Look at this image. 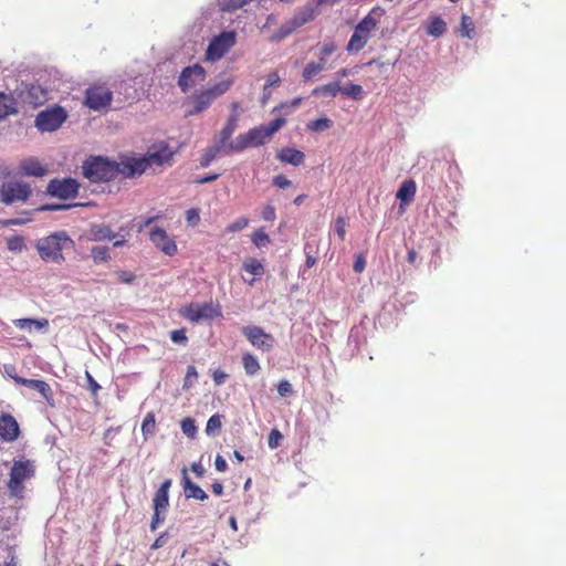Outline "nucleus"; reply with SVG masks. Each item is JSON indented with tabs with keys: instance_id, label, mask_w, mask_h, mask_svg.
Here are the masks:
<instances>
[{
	"instance_id": "obj_55",
	"label": "nucleus",
	"mask_w": 566,
	"mask_h": 566,
	"mask_svg": "<svg viewBox=\"0 0 566 566\" xmlns=\"http://www.w3.org/2000/svg\"><path fill=\"white\" fill-rule=\"evenodd\" d=\"M165 511H154L151 522H150V531L155 532L159 524H161L165 521V515H161Z\"/></svg>"
},
{
	"instance_id": "obj_29",
	"label": "nucleus",
	"mask_w": 566,
	"mask_h": 566,
	"mask_svg": "<svg viewBox=\"0 0 566 566\" xmlns=\"http://www.w3.org/2000/svg\"><path fill=\"white\" fill-rule=\"evenodd\" d=\"M342 86L338 81L331 82L321 86H317L313 90L312 94L314 96H331L335 97L338 93H340Z\"/></svg>"
},
{
	"instance_id": "obj_23",
	"label": "nucleus",
	"mask_w": 566,
	"mask_h": 566,
	"mask_svg": "<svg viewBox=\"0 0 566 566\" xmlns=\"http://www.w3.org/2000/svg\"><path fill=\"white\" fill-rule=\"evenodd\" d=\"M228 154H230V151H228L227 149H223V147L213 143L212 145H210L209 147L203 149V153L200 158V166L202 168H207L219 155H228Z\"/></svg>"
},
{
	"instance_id": "obj_43",
	"label": "nucleus",
	"mask_w": 566,
	"mask_h": 566,
	"mask_svg": "<svg viewBox=\"0 0 566 566\" xmlns=\"http://www.w3.org/2000/svg\"><path fill=\"white\" fill-rule=\"evenodd\" d=\"M221 426H222L221 416L216 413L208 419L207 426H206V433L208 436H212L216 432L220 431Z\"/></svg>"
},
{
	"instance_id": "obj_57",
	"label": "nucleus",
	"mask_w": 566,
	"mask_h": 566,
	"mask_svg": "<svg viewBox=\"0 0 566 566\" xmlns=\"http://www.w3.org/2000/svg\"><path fill=\"white\" fill-rule=\"evenodd\" d=\"M186 220H187L188 224L197 226L200 221V216H199L198 209L192 208V209L187 210Z\"/></svg>"
},
{
	"instance_id": "obj_7",
	"label": "nucleus",
	"mask_w": 566,
	"mask_h": 566,
	"mask_svg": "<svg viewBox=\"0 0 566 566\" xmlns=\"http://www.w3.org/2000/svg\"><path fill=\"white\" fill-rule=\"evenodd\" d=\"M32 187L29 182L11 178L0 186V202L6 206L25 203L32 196Z\"/></svg>"
},
{
	"instance_id": "obj_60",
	"label": "nucleus",
	"mask_w": 566,
	"mask_h": 566,
	"mask_svg": "<svg viewBox=\"0 0 566 566\" xmlns=\"http://www.w3.org/2000/svg\"><path fill=\"white\" fill-rule=\"evenodd\" d=\"M117 275H118V281L120 283L130 284L135 281V274H133L132 272L120 271L117 273Z\"/></svg>"
},
{
	"instance_id": "obj_61",
	"label": "nucleus",
	"mask_w": 566,
	"mask_h": 566,
	"mask_svg": "<svg viewBox=\"0 0 566 566\" xmlns=\"http://www.w3.org/2000/svg\"><path fill=\"white\" fill-rule=\"evenodd\" d=\"M366 260L363 254H359L353 265V269L356 273H361L365 270Z\"/></svg>"
},
{
	"instance_id": "obj_10",
	"label": "nucleus",
	"mask_w": 566,
	"mask_h": 566,
	"mask_svg": "<svg viewBox=\"0 0 566 566\" xmlns=\"http://www.w3.org/2000/svg\"><path fill=\"white\" fill-rule=\"evenodd\" d=\"M80 184L73 178H54L46 186V195L62 200L74 199L78 195Z\"/></svg>"
},
{
	"instance_id": "obj_32",
	"label": "nucleus",
	"mask_w": 566,
	"mask_h": 566,
	"mask_svg": "<svg viewBox=\"0 0 566 566\" xmlns=\"http://www.w3.org/2000/svg\"><path fill=\"white\" fill-rule=\"evenodd\" d=\"M296 29H298V28L295 25L293 20L290 19L289 21L284 22L277 29V31L271 36V41L279 42V41L285 39L286 36H289L290 34H292Z\"/></svg>"
},
{
	"instance_id": "obj_4",
	"label": "nucleus",
	"mask_w": 566,
	"mask_h": 566,
	"mask_svg": "<svg viewBox=\"0 0 566 566\" xmlns=\"http://www.w3.org/2000/svg\"><path fill=\"white\" fill-rule=\"evenodd\" d=\"M231 78L222 80L214 85L196 91L190 97L189 103L191 107L186 112V116H195L207 111L212 103L227 93L232 86Z\"/></svg>"
},
{
	"instance_id": "obj_38",
	"label": "nucleus",
	"mask_w": 566,
	"mask_h": 566,
	"mask_svg": "<svg viewBox=\"0 0 566 566\" xmlns=\"http://www.w3.org/2000/svg\"><path fill=\"white\" fill-rule=\"evenodd\" d=\"M340 93L356 101L361 99L365 94L361 85L354 83L343 86Z\"/></svg>"
},
{
	"instance_id": "obj_41",
	"label": "nucleus",
	"mask_w": 566,
	"mask_h": 566,
	"mask_svg": "<svg viewBox=\"0 0 566 566\" xmlns=\"http://www.w3.org/2000/svg\"><path fill=\"white\" fill-rule=\"evenodd\" d=\"M156 429V420L155 416L149 412L146 415V417L143 420L142 424V432L145 439H147L148 436H151Z\"/></svg>"
},
{
	"instance_id": "obj_48",
	"label": "nucleus",
	"mask_w": 566,
	"mask_h": 566,
	"mask_svg": "<svg viewBox=\"0 0 566 566\" xmlns=\"http://www.w3.org/2000/svg\"><path fill=\"white\" fill-rule=\"evenodd\" d=\"M283 440V434L277 429H272L269 438H268V444L271 449H276L280 447L281 442Z\"/></svg>"
},
{
	"instance_id": "obj_56",
	"label": "nucleus",
	"mask_w": 566,
	"mask_h": 566,
	"mask_svg": "<svg viewBox=\"0 0 566 566\" xmlns=\"http://www.w3.org/2000/svg\"><path fill=\"white\" fill-rule=\"evenodd\" d=\"M262 219L265 221H274L276 218L275 208L272 205H265L262 210Z\"/></svg>"
},
{
	"instance_id": "obj_12",
	"label": "nucleus",
	"mask_w": 566,
	"mask_h": 566,
	"mask_svg": "<svg viewBox=\"0 0 566 566\" xmlns=\"http://www.w3.org/2000/svg\"><path fill=\"white\" fill-rule=\"evenodd\" d=\"M67 114L61 106L42 111L35 118V126L41 132H54L66 120Z\"/></svg>"
},
{
	"instance_id": "obj_28",
	"label": "nucleus",
	"mask_w": 566,
	"mask_h": 566,
	"mask_svg": "<svg viewBox=\"0 0 566 566\" xmlns=\"http://www.w3.org/2000/svg\"><path fill=\"white\" fill-rule=\"evenodd\" d=\"M327 60L319 57L318 62H310L306 64L302 72V77L305 82L311 81L319 74L326 66Z\"/></svg>"
},
{
	"instance_id": "obj_24",
	"label": "nucleus",
	"mask_w": 566,
	"mask_h": 566,
	"mask_svg": "<svg viewBox=\"0 0 566 566\" xmlns=\"http://www.w3.org/2000/svg\"><path fill=\"white\" fill-rule=\"evenodd\" d=\"M380 13L376 10H371L357 25L356 29L359 32L371 35V32L375 31L379 23Z\"/></svg>"
},
{
	"instance_id": "obj_25",
	"label": "nucleus",
	"mask_w": 566,
	"mask_h": 566,
	"mask_svg": "<svg viewBox=\"0 0 566 566\" xmlns=\"http://www.w3.org/2000/svg\"><path fill=\"white\" fill-rule=\"evenodd\" d=\"M416 182L412 179L405 180L401 186L399 187L397 191V199H399L402 202L409 203L412 201L415 195H416Z\"/></svg>"
},
{
	"instance_id": "obj_52",
	"label": "nucleus",
	"mask_w": 566,
	"mask_h": 566,
	"mask_svg": "<svg viewBox=\"0 0 566 566\" xmlns=\"http://www.w3.org/2000/svg\"><path fill=\"white\" fill-rule=\"evenodd\" d=\"M170 339L176 344L182 345H186V343L188 342L186 331L184 328L170 332Z\"/></svg>"
},
{
	"instance_id": "obj_36",
	"label": "nucleus",
	"mask_w": 566,
	"mask_h": 566,
	"mask_svg": "<svg viewBox=\"0 0 566 566\" xmlns=\"http://www.w3.org/2000/svg\"><path fill=\"white\" fill-rule=\"evenodd\" d=\"M446 30L447 24L440 17L432 19L427 28L428 34L436 38L442 35L446 32Z\"/></svg>"
},
{
	"instance_id": "obj_9",
	"label": "nucleus",
	"mask_w": 566,
	"mask_h": 566,
	"mask_svg": "<svg viewBox=\"0 0 566 566\" xmlns=\"http://www.w3.org/2000/svg\"><path fill=\"white\" fill-rule=\"evenodd\" d=\"M237 43L235 31H223L219 35L214 36L205 53L207 61L216 62L221 60L231 48Z\"/></svg>"
},
{
	"instance_id": "obj_19",
	"label": "nucleus",
	"mask_w": 566,
	"mask_h": 566,
	"mask_svg": "<svg viewBox=\"0 0 566 566\" xmlns=\"http://www.w3.org/2000/svg\"><path fill=\"white\" fill-rule=\"evenodd\" d=\"M19 174L22 176L43 177L48 174V168L38 158L29 157L20 161Z\"/></svg>"
},
{
	"instance_id": "obj_44",
	"label": "nucleus",
	"mask_w": 566,
	"mask_h": 566,
	"mask_svg": "<svg viewBox=\"0 0 566 566\" xmlns=\"http://www.w3.org/2000/svg\"><path fill=\"white\" fill-rule=\"evenodd\" d=\"M181 430L189 438H195L197 433V427L195 420L191 418H186L181 421Z\"/></svg>"
},
{
	"instance_id": "obj_63",
	"label": "nucleus",
	"mask_w": 566,
	"mask_h": 566,
	"mask_svg": "<svg viewBox=\"0 0 566 566\" xmlns=\"http://www.w3.org/2000/svg\"><path fill=\"white\" fill-rule=\"evenodd\" d=\"M212 377H213V381L216 382V385H222V384H224L226 379L228 378V374L218 369V370H214Z\"/></svg>"
},
{
	"instance_id": "obj_58",
	"label": "nucleus",
	"mask_w": 566,
	"mask_h": 566,
	"mask_svg": "<svg viewBox=\"0 0 566 566\" xmlns=\"http://www.w3.org/2000/svg\"><path fill=\"white\" fill-rule=\"evenodd\" d=\"M346 221L343 217H338L335 221V232L337 233L338 238L340 240H344L345 239V233H346Z\"/></svg>"
},
{
	"instance_id": "obj_20",
	"label": "nucleus",
	"mask_w": 566,
	"mask_h": 566,
	"mask_svg": "<svg viewBox=\"0 0 566 566\" xmlns=\"http://www.w3.org/2000/svg\"><path fill=\"white\" fill-rule=\"evenodd\" d=\"M276 158L281 163L291 164L293 166H301L305 161L304 153L292 147L280 149L276 154Z\"/></svg>"
},
{
	"instance_id": "obj_1",
	"label": "nucleus",
	"mask_w": 566,
	"mask_h": 566,
	"mask_svg": "<svg viewBox=\"0 0 566 566\" xmlns=\"http://www.w3.org/2000/svg\"><path fill=\"white\" fill-rule=\"evenodd\" d=\"M175 153L171 150L169 145L165 142L153 144L147 154L143 157H126V164L124 165V171L126 178L140 176L149 167L153 166H170L172 163Z\"/></svg>"
},
{
	"instance_id": "obj_21",
	"label": "nucleus",
	"mask_w": 566,
	"mask_h": 566,
	"mask_svg": "<svg viewBox=\"0 0 566 566\" xmlns=\"http://www.w3.org/2000/svg\"><path fill=\"white\" fill-rule=\"evenodd\" d=\"M171 486V480H165L159 489L156 491L153 503L154 511H166L169 505V489Z\"/></svg>"
},
{
	"instance_id": "obj_54",
	"label": "nucleus",
	"mask_w": 566,
	"mask_h": 566,
	"mask_svg": "<svg viewBox=\"0 0 566 566\" xmlns=\"http://www.w3.org/2000/svg\"><path fill=\"white\" fill-rule=\"evenodd\" d=\"M337 50V45L334 42H327L321 48L319 57L327 60V56L332 55Z\"/></svg>"
},
{
	"instance_id": "obj_3",
	"label": "nucleus",
	"mask_w": 566,
	"mask_h": 566,
	"mask_svg": "<svg viewBox=\"0 0 566 566\" xmlns=\"http://www.w3.org/2000/svg\"><path fill=\"white\" fill-rule=\"evenodd\" d=\"M73 240L66 232H55L36 242V251L45 262L61 263L64 261L63 250L73 248Z\"/></svg>"
},
{
	"instance_id": "obj_49",
	"label": "nucleus",
	"mask_w": 566,
	"mask_h": 566,
	"mask_svg": "<svg viewBox=\"0 0 566 566\" xmlns=\"http://www.w3.org/2000/svg\"><path fill=\"white\" fill-rule=\"evenodd\" d=\"M10 251H21L24 248V240L20 235H13L7 241Z\"/></svg>"
},
{
	"instance_id": "obj_17",
	"label": "nucleus",
	"mask_w": 566,
	"mask_h": 566,
	"mask_svg": "<svg viewBox=\"0 0 566 566\" xmlns=\"http://www.w3.org/2000/svg\"><path fill=\"white\" fill-rule=\"evenodd\" d=\"M20 436V428L14 419V417L10 413H1L0 415V439L2 441L12 442L17 440Z\"/></svg>"
},
{
	"instance_id": "obj_46",
	"label": "nucleus",
	"mask_w": 566,
	"mask_h": 566,
	"mask_svg": "<svg viewBox=\"0 0 566 566\" xmlns=\"http://www.w3.org/2000/svg\"><path fill=\"white\" fill-rule=\"evenodd\" d=\"M251 1L252 0H222V10L233 11L242 8Z\"/></svg>"
},
{
	"instance_id": "obj_11",
	"label": "nucleus",
	"mask_w": 566,
	"mask_h": 566,
	"mask_svg": "<svg viewBox=\"0 0 566 566\" xmlns=\"http://www.w3.org/2000/svg\"><path fill=\"white\" fill-rule=\"evenodd\" d=\"M113 101L112 91L105 85L95 84L90 86L85 92L84 104L90 109L103 111L111 106Z\"/></svg>"
},
{
	"instance_id": "obj_59",
	"label": "nucleus",
	"mask_w": 566,
	"mask_h": 566,
	"mask_svg": "<svg viewBox=\"0 0 566 566\" xmlns=\"http://www.w3.org/2000/svg\"><path fill=\"white\" fill-rule=\"evenodd\" d=\"M273 185L277 188L285 189L292 185L291 180L284 175H277L272 180Z\"/></svg>"
},
{
	"instance_id": "obj_62",
	"label": "nucleus",
	"mask_w": 566,
	"mask_h": 566,
	"mask_svg": "<svg viewBox=\"0 0 566 566\" xmlns=\"http://www.w3.org/2000/svg\"><path fill=\"white\" fill-rule=\"evenodd\" d=\"M160 218H163L161 213H158L154 217L146 218L145 220H143V222L139 223L138 232H142L145 228L149 227L151 223H154L155 221H157Z\"/></svg>"
},
{
	"instance_id": "obj_40",
	"label": "nucleus",
	"mask_w": 566,
	"mask_h": 566,
	"mask_svg": "<svg viewBox=\"0 0 566 566\" xmlns=\"http://www.w3.org/2000/svg\"><path fill=\"white\" fill-rule=\"evenodd\" d=\"M462 36L468 39H472L474 36L475 30L472 19L469 15L463 14L461 18V28H460Z\"/></svg>"
},
{
	"instance_id": "obj_42",
	"label": "nucleus",
	"mask_w": 566,
	"mask_h": 566,
	"mask_svg": "<svg viewBox=\"0 0 566 566\" xmlns=\"http://www.w3.org/2000/svg\"><path fill=\"white\" fill-rule=\"evenodd\" d=\"M91 256L94 262H106L109 260V250L107 247L95 245L91 249Z\"/></svg>"
},
{
	"instance_id": "obj_16",
	"label": "nucleus",
	"mask_w": 566,
	"mask_h": 566,
	"mask_svg": "<svg viewBox=\"0 0 566 566\" xmlns=\"http://www.w3.org/2000/svg\"><path fill=\"white\" fill-rule=\"evenodd\" d=\"M149 240L165 255L174 256L178 252L177 243L164 228L156 227L149 232Z\"/></svg>"
},
{
	"instance_id": "obj_18",
	"label": "nucleus",
	"mask_w": 566,
	"mask_h": 566,
	"mask_svg": "<svg viewBox=\"0 0 566 566\" xmlns=\"http://www.w3.org/2000/svg\"><path fill=\"white\" fill-rule=\"evenodd\" d=\"M12 379L24 387L36 390L51 406L53 405V391L50 385L40 379H28L20 376H12Z\"/></svg>"
},
{
	"instance_id": "obj_51",
	"label": "nucleus",
	"mask_w": 566,
	"mask_h": 566,
	"mask_svg": "<svg viewBox=\"0 0 566 566\" xmlns=\"http://www.w3.org/2000/svg\"><path fill=\"white\" fill-rule=\"evenodd\" d=\"M277 392L281 397L292 396L293 395L292 384L286 379L281 380L277 385Z\"/></svg>"
},
{
	"instance_id": "obj_5",
	"label": "nucleus",
	"mask_w": 566,
	"mask_h": 566,
	"mask_svg": "<svg viewBox=\"0 0 566 566\" xmlns=\"http://www.w3.org/2000/svg\"><path fill=\"white\" fill-rule=\"evenodd\" d=\"M285 123L284 117H277L268 125H260L244 134H240L238 136V148H241L242 151L247 148L264 145L266 140L271 139V137L285 125Z\"/></svg>"
},
{
	"instance_id": "obj_22",
	"label": "nucleus",
	"mask_w": 566,
	"mask_h": 566,
	"mask_svg": "<svg viewBox=\"0 0 566 566\" xmlns=\"http://www.w3.org/2000/svg\"><path fill=\"white\" fill-rule=\"evenodd\" d=\"M182 484L184 491L187 499H196L199 501H205L208 499V494L196 483H193L188 474L186 469L182 470Z\"/></svg>"
},
{
	"instance_id": "obj_37",
	"label": "nucleus",
	"mask_w": 566,
	"mask_h": 566,
	"mask_svg": "<svg viewBox=\"0 0 566 566\" xmlns=\"http://www.w3.org/2000/svg\"><path fill=\"white\" fill-rule=\"evenodd\" d=\"M333 123L328 117H319L311 120L307 124V129L311 132L321 133L332 127Z\"/></svg>"
},
{
	"instance_id": "obj_26",
	"label": "nucleus",
	"mask_w": 566,
	"mask_h": 566,
	"mask_svg": "<svg viewBox=\"0 0 566 566\" xmlns=\"http://www.w3.org/2000/svg\"><path fill=\"white\" fill-rule=\"evenodd\" d=\"M369 39H370V36L368 34L359 32L355 28V31L349 39L346 50L348 52H359L360 50H363L365 48V45L367 44Z\"/></svg>"
},
{
	"instance_id": "obj_13",
	"label": "nucleus",
	"mask_w": 566,
	"mask_h": 566,
	"mask_svg": "<svg viewBox=\"0 0 566 566\" xmlns=\"http://www.w3.org/2000/svg\"><path fill=\"white\" fill-rule=\"evenodd\" d=\"M242 334L247 337L252 346L262 352H271L274 347L275 339L273 335L266 333L259 326H244L242 328Z\"/></svg>"
},
{
	"instance_id": "obj_31",
	"label": "nucleus",
	"mask_w": 566,
	"mask_h": 566,
	"mask_svg": "<svg viewBox=\"0 0 566 566\" xmlns=\"http://www.w3.org/2000/svg\"><path fill=\"white\" fill-rule=\"evenodd\" d=\"M91 239L94 241H103L116 238V234L113 233L112 229L108 226L99 224L94 226L91 229Z\"/></svg>"
},
{
	"instance_id": "obj_50",
	"label": "nucleus",
	"mask_w": 566,
	"mask_h": 566,
	"mask_svg": "<svg viewBox=\"0 0 566 566\" xmlns=\"http://www.w3.org/2000/svg\"><path fill=\"white\" fill-rule=\"evenodd\" d=\"M82 203H74V205H60V203H50L44 205L39 208L40 211H56V210H66L72 207H82Z\"/></svg>"
},
{
	"instance_id": "obj_2",
	"label": "nucleus",
	"mask_w": 566,
	"mask_h": 566,
	"mask_svg": "<svg viewBox=\"0 0 566 566\" xmlns=\"http://www.w3.org/2000/svg\"><path fill=\"white\" fill-rule=\"evenodd\" d=\"M125 164L126 157H123L119 163L101 156L91 157L83 165V175L92 182L111 181L119 174L126 177Z\"/></svg>"
},
{
	"instance_id": "obj_45",
	"label": "nucleus",
	"mask_w": 566,
	"mask_h": 566,
	"mask_svg": "<svg viewBox=\"0 0 566 566\" xmlns=\"http://www.w3.org/2000/svg\"><path fill=\"white\" fill-rule=\"evenodd\" d=\"M249 224V219L245 218V217H240L239 219H237L234 222L230 223L227 228H226V231L228 233H234V232H238V231H241L242 229H244L245 227H248Z\"/></svg>"
},
{
	"instance_id": "obj_53",
	"label": "nucleus",
	"mask_w": 566,
	"mask_h": 566,
	"mask_svg": "<svg viewBox=\"0 0 566 566\" xmlns=\"http://www.w3.org/2000/svg\"><path fill=\"white\" fill-rule=\"evenodd\" d=\"M85 377L87 380V387H88L92 396L96 397L101 389V386L98 385V382L93 378V376L88 371L85 373Z\"/></svg>"
},
{
	"instance_id": "obj_8",
	"label": "nucleus",
	"mask_w": 566,
	"mask_h": 566,
	"mask_svg": "<svg viewBox=\"0 0 566 566\" xmlns=\"http://www.w3.org/2000/svg\"><path fill=\"white\" fill-rule=\"evenodd\" d=\"M180 314L192 323L203 319H213L222 316L221 305L219 303H190L180 310Z\"/></svg>"
},
{
	"instance_id": "obj_35",
	"label": "nucleus",
	"mask_w": 566,
	"mask_h": 566,
	"mask_svg": "<svg viewBox=\"0 0 566 566\" xmlns=\"http://www.w3.org/2000/svg\"><path fill=\"white\" fill-rule=\"evenodd\" d=\"M243 270L254 276H262L264 274L263 264L254 258H249L243 262Z\"/></svg>"
},
{
	"instance_id": "obj_6",
	"label": "nucleus",
	"mask_w": 566,
	"mask_h": 566,
	"mask_svg": "<svg viewBox=\"0 0 566 566\" xmlns=\"http://www.w3.org/2000/svg\"><path fill=\"white\" fill-rule=\"evenodd\" d=\"M35 473L33 462L30 460L14 461L9 473L7 483L8 491L12 497H23L24 482Z\"/></svg>"
},
{
	"instance_id": "obj_39",
	"label": "nucleus",
	"mask_w": 566,
	"mask_h": 566,
	"mask_svg": "<svg viewBox=\"0 0 566 566\" xmlns=\"http://www.w3.org/2000/svg\"><path fill=\"white\" fill-rule=\"evenodd\" d=\"M251 241L256 248H263L270 244L271 239L263 228L255 230L251 235Z\"/></svg>"
},
{
	"instance_id": "obj_14",
	"label": "nucleus",
	"mask_w": 566,
	"mask_h": 566,
	"mask_svg": "<svg viewBox=\"0 0 566 566\" xmlns=\"http://www.w3.org/2000/svg\"><path fill=\"white\" fill-rule=\"evenodd\" d=\"M238 126V114H231L228 118L226 125L222 127V129L219 132V134L216 136L213 143L218 144L219 146L223 147V149H227L230 153H238L241 151V148H237L238 146V137L234 142L231 140V137L237 129Z\"/></svg>"
},
{
	"instance_id": "obj_27",
	"label": "nucleus",
	"mask_w": 566,
	"mask_h": 566,
	"mask_svg": "<svg viewBox=\"0 0 566 566\" xmlns=\"http://www.w3.org/2000/svg\"><path fill=\"white\" fill-rule=\"evenodd\" d=\"M317 14V11L311 7H304L300 9L292 18L293 22L297 28H301L302 25L313 21Z\"/></svg>"
},
{
	"instance_id": "obj_30",
	"label": "nucleus",
	"mask_w": 566,
	"mask_h": 566,
	"mask_svg": "<svg viewBox=\"0 0 566 566\" xmlns=\"http://www.w3.org/2000/svg\"><path fill=\"white\" fill-rule=\"evenodd\" d=\"M17 113L15 101L12 96L0 93V118Z\"/></svg>"
},
{
	"instance_id": "obj_33",
	"label": "nucleus",
	"mask_w": 566,
	"mask_h": 566,
	"mask_svg": "<svg viewBox=\"0 0 566 566\" xmlns=\"http://www.w3.org/2000/svg\"><path fill=\"white\" fill-rule=\"evenodd\" d=\"M243 368L249 376L255 375L260 370V364L254 355L245 353L242 356Z\"/></svg>"
},
{
	"instance_id": "obj_34",
	"label": "nucleus",
	"mask_w": 566,
	"mask_h": 566,
	"mask_svg": "<svg viewBox=\"0 0 566 566\" xmlns=\"http://www.w3.org/2000/svg\"><path fill=\"white\" fill-rule=\"evenodd\" d=\"M13 323L20 329H24L27 327H30L31 325L35 326L38 329H43L49 326V321L46 318H19L15 319Z\"/></svg>"
},
{
	"instance_id": "obj_15",
	"label": "nucleus",
	"mask_w": 566,
	"mask_h": 566,
	"mask_svg": "<svg viewBox=\"0 0 566 566\" xmlns=\"http://www.w3.org/2000/svg\"><path fill=\"white\" fill-rule=\"evenodd\" d=\"M206 76V70L201 65L195 64L187 66L181 71L178 77V85L184 93H187L197 84L202 83Z\"/></svg>"
},
{
	"instance_id": "obj_47",
	"label": "nucleus",
	"mask_w": 566,
	"mask_h": 566,
	"mask_svg": "<svg viewBox=\"0 0 566 566\" xmlns=\"http://www.w3.org/2000/svg\"><path fill=\"white\" fill-rule=\"evenodd\" d=\"M25 218H15V219H4L0 220V224L2 227H11V226H22L31 221L30 212H23Z\"/></svg>"
},
{
	"instance_id": "obj_64",
	"label": "nucleus",
	"mask_w": 566,
	"mask_h": 566,
	"mask_svg": "<svg viewBox=\"0 0 566 566\" xmlns=\"http://www.w3.org/2000/svg\"><path fill=\"white\" fill-rule=\"evenodd\" d=\"M214 465H216V469L219 471V472H224L227 471L228 469V463L227 461L220 455L218 454L216 457V460H214Z\"/></svg>"
}]
</instances>
